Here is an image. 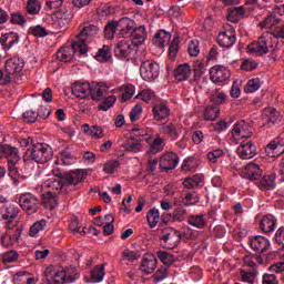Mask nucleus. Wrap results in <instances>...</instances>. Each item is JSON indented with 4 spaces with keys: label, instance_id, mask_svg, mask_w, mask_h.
<instances>
[{
    "label": "nucleus",
    "instance_id": "f257e3e1",
    "mask_svg": "<svg viewBox=\"0 0 284 284\" xmlns=\"http://www.w3.org/2000/svg\"><path fill=\"white\" fill-rule=\"evenodd\" d=\"M43 275L47 278V284H70L79 280V271L74 266L49 265Z\"/></svg>",
    "mask_w": 284,
    "mask_h": 284
},
{
    "label": "nucleus",
    "instance_id": "f03ea898",
    "mask_svg": "<svg viewBox=\"0 0 284 284\" xmlns=\"http://www.w3.org/2000/svg\"><path fill=\"white\" fill-rule=\"evenodd\" d=\"M248 54H255V57H263L271 52L272 57L276 59L278 57V42L272 39V33H263L257 41L251 43L246 48Z\"/></svg>",
    "mask_w": 284,
    "mask_h": 284
},
{
    "label": "nucleus",
    "instance_id": "7ed1b4c3",
    "mask_svg": "<svg viewBox=\"0 0 284 284\" xmlns=\"http://www.w3.org/2000/svg\"><path fill=\"white\" fill-rule=\"evenodd\" d=\"M52 159V149L48 144L37 143L27 149L24 161H34L36 163H48Z\"/></svg>",
    "mask_w": 284,
    "mask_h": 284
},
{
    "label": "nucleus",
    "instance_id": "20e7f679",
    "mask_svg": "<svg viewBox=\"0 0 284 284\" xmlns=\"http://www.w3.org/2000/svg\"><path fill=\"white\" fill-rule=\"evenodd\" d=\"M152 136H154V131L148 130L139 131V136L136 138H129L122 143V148L125 152H131L132 154H139L141 150H143V142L150 143L152 141Z\"/></svg>",
    "mask_w": 284,
    "mask_h": 284
},
{
    "label": "nucleus",
    "instance_id": "39448f33",
    "mask_svg": "<svg viewBox=\"0 0 284 284\" xmlns=\"http://www.w3.org/2000/svg\"><path fill=\"white\" fill-rule=\"evenodd\" d=\"M26 61L21 58H11L6 61L4 72H7V77H4V81H21V78L24 74Z\"/></svg>",
    "mask_w": 284,
    "mask_h": 284
},
{
    "label": "nucleus",
    "instance_id": "423d86ee",
    "mask_svg": "<svg viewBox=\"0 0 284 284\" xmlns=\"http://www.w3.org/2000/svg\"><path fill=\"white\" fill-rule=\"evenodd\" d=\"M75 54H78L79 57H83V54H88V49L85 48L83 40H80V41L73 40L70 47H62L58 51L57 57L59 61L68 63L72 59H74Z\"/></svg>",
    "mask_w": 284,
    "mask_h": 284
},
{
    "label": "nucleus",
    "instance_id": "0eeeda50",
    "mask_svg": "<svg viewBox=\"0 0 284 284\" xmlns=\"http://www.w3.org/2000/svg\"><path fill=\"white\" fill-rule=\"evenodd\" d=\"M161 68L154 60H145L140 65V75L143 81H156L159 79Z\"/></svg>",
    "mask_w": 284,
    "mask_h": 284
},
{
    "label": "nucleus",
    "instance_id": "6e6552de",
    "mask_svg": "<svg viewBox=\"0 0 284 284\" xmlns=\"http://www.w3.org/2000/svg\"><path fill=\"white\" fill-rule=\"evenodd\" d=\"M160 243L165 250H174L181 243V232L174 229H165Z\"/></svg>",
    "mask_w": 284,
    "mask_h": 284
},
{
    "label": "nucleus",
    "instance_id": "1a4fd4ad",
    "mask_svg": "<svg viewBox=\"0 0 284 284\" xmlns=\"http://www.w3.org/2000/svg\"><path fill=\"white\" fill-rule=\"evenodd\" d=\"M51 28L57 30V32H61L72 21V13L68 10L57 11L51 16Z\"/></svg>",
    "mask_w": 284,
    "mask_h": 284
},
{
    "label": "nucleus",
    "instance_id": "9d476101",
    "mask_svg": "<svg viewBox=\"0 0 284 284\" xmlns=\"http://www.w3.org/2000/svg\"><path fill=\"white\" fill-rule=\"evenodd\" d=\"M20 207L26 211L29 216L39 212V199L37 196L26 193L20 196Z\"/></svg>",
    "mask_w": 284,
    "mask_h": 284
},
{
    "label": "nucleus",
    "instance_id": "9b49d317",
    "mask_svg": "<svg viewBox=\"0 0 284 284\" xmlns=\"http://www.w3.org/2000/svg\"><path fill=\"white\" fill-rule=\"evenodd\" d=\"M99 34V28L94 24L83 27L81 32L77 36L74 41H83L84 48L88 52V43H91L92 40L97 41Z\"/></svg>",
    "mask_w": 284,
    "mask_h": 284
},
{
    "label": "nucleus",
    "instance_id": "f8f14e48",
    "mask_svg": "<svg viewBox=\"0 0 284 284\" xmlns=\"http://www.w3.org/2000/svg\"><path fill=\"white\" fill-rule=\"evenodd\" d=\"M231 136L234 141H241V139H251L252 136V126L245 121H240L234 124Z\"/></svg>",
    "mask_w": 284,
    "mask_h": 284
},
{
    "label": "nucleus",
    "instance_id": "ddd939ff",
    "mask_svg": "<svg viewBox=\"0 0 284 284\" xmlns=\"http://www.w3.org/2000/svg\"><path fill=\"white\" fill-rule=\"evenodd\" d=\"M61 176H63V174L49 175V178L42 183L43 190H49V192H52L53 194H59L65 185L61 180Z\"/></svg>",
    "mask_w": 284,
    "mask_h": 284
},
{
    "label": "nucleus",
    "instance_id": "4468645a",
    "mask_svg": "<svg viewBox=\"0 0 284 284\" xmlns=\"http://www.w3.org/2000/svg\"><path fill=\"white\" fill-rule=\"evenodd\" d=\"M210 75L213 83H223L224 81H227L230 77H232V73L230 72V69L219 64L210 69Z\"/></svg>",
    "mask_w": 284,
    "mask_h": 284
},
{
    "label": "nucleus",
    "instance_id": "2eb2a0df",
    "mask_svg": "<svg viewBox=\"0 0 284 284\" xmlns=\"http://www.w3.org/2000/svg\"><path fill=\"white\" fill-rule=\"evenodd\" d=\"M217 43L222 48H232L236 43V34L234 33V29L229 28L220 31L217 36Z\"/></svg>",
    "mask_w": 284,
    "mask_h": 284
},
{
    "label": "nucleus",
    "instance_id": "dca6fc26",
    "mask_svg": "<svg viewBox=\"0 0 284 284\" xmlns=\"http://www.w3.org/2000/svg\"><path fill=\"white\" fill-rule=\"evenodd\" d=\"M178 165L179 155L174 152L166 153L160 159V169L162 172H170V170H174Z\"/></svg>",
    "mask_w": 284,
    "mask_h": 284
},
{
    "label": "nucleus",
    "instance_id": "f3484780",
    "mask_svg": "<svg viewBox=\"0 0 284 284\" xmlns=\"http://www.w3.org/2000/svg\"><path fill=\"white\" fill-rule=\"evenodd\" d=\"M250 245L252 250L255 252H260L263 254V252H267L272 244L270 243V240L263 235H256L254 237L250 239Z\"/></svg>",
    "mask_w": 284,
    "mask_h": 284
},
{
    "label": "nucleus",
    "instance_id": "a211bd4d",
    "mask_svg": "<svg viewBox=\"0 0 284 284\" xmlns=\"http://www.w3.org/2000/svg\"><path fill=\"white\" fill-rule=\"evenodd\" d=\"M266 156H270V159H276V156H281V154H284V142L274 139L272 140L265 148Z\"/></svg>",
    "mask_w": 284,
    "mask_h": 284
},
{
    "label": "nucleus",
    "instance_id": "6ab92c4d",
    "mask_svg": "<svg viewBox=\"0 0 284 284\" xmlns=\"http://www.w3.org/2000/svg\"><path fill=\"white\" fill-rule=\"evenodd\" d=\"M280 116L281 113L276 111V109L272 106L265 108L262 113L263 125H266V128H272V125L276 124V121H278Z\"/></svg>",
    "mask_w": 284,
    "mask_h": 284
},
{
    "label": "nucleus",
    "instance_id": "aec40b11",
    "mask_svg": "<svg viewBox=\"0 0 284 284\" xmlns=\"http://www.w3.org/2000/svg\"><path fill=\"white\" fill-rule=\"evenodd\" d=\"M240 159L250 160L256 155V145L252 142H242L237 148Z\"/></svg>",
    "mask_w": 284,
    "mask_h": 284
},
{
    "label": "nucleus",
    "instance_id": "412c9836",
    "mask_svg": "<svg viewBox=\"0 0 284 284\" xmlns=\"http://www.w3.org/2000/svg\"><path fill=\"white\" fill-rule=\"evenodd\" d=\"M263 174L261 166L256 163H248L244 166L243 176L248 181H258Z\"/></svg>",
    "mask_w": 284,
    "mask_h": 284
},
{
    "label": "nucleus",
    "instance_id": "4be33fe9",
    "mask_svg": "<svg viewBox=\"0 0 284 284\" xmlns=\"http://www.w3.org/2000/svg\"><path fill=\"white\" fill-rule=\"evenodd\" d=\"M91 84L89 82H74L71 88L73 97L78 99H88Z\"/></svg>",
    "mask_w": 284,
    "mask_h": 284
},
{
    "label": "nucleus",
    "instance_id": "5701e85b",
    "mask_svg": "<svg viewBox=\"0 0 284 284\" xmlns=\"http://www.w3.org/2000/svg\"><path fill=\"white\" fill-rule=\"evenodd\" d=\"M108 94V84L93 82L90 87V95L93 101H101Z\"/></svg>",
    "mask_w": 284,
    "mask_h": 284
},
{
    "label": "nucleus",
    "instance_id": "b1692460",
    "mask_svg": "<svg viewBox=\"0 0 284 284\" xmlns=\"http://www.w3.org/2000/svg\"><path fill=\"white\" fill-rule=\"evenodd\" d=\"M50 115V110H48L45 106H40L38 113L33 110H29L22 114L23 121H27V123H34L38 119V116H41L42 119H48Z\"/></svg>",
    "mask_w": 284,
    "mask_h": 284
},
{
    "label": "nucleus",
    "instance_id": "393cba45",
    "mask_svg": "<svg viewBox=\"0 0 284 284\" xmlns=\"http://www.w3.org/2000/svg\"><path fill=\"white\" fill-rule=\"evenodd\" d=\"M0 43L3 48V51L8 52V50H11V48H14V45L19 43V33L9 32V33L2 34L0 37Z\"/></svg>",
    "mask_w": 284,
    "mask_h": 284
},
{
    "label": "nucleus",
    "instance_id": "a878e982",
    "mask_svg": "<svg viewBox=\"0 0 284 284\" xmlns=\"http://www.w3.org/2000/svg\"><path fill=\"white\" fill-rule=\"evenodd\" d=\"M63 176L65 179V185H68V187L72 185H79V183H83V181H85V173H83L82 170L64 173Z\"/></svg>",
    "mask_w": 284,
    "mask_h": 284
},
{
    "label": "nucleus",
    "instance_id": "bb28decb",
    "mask_svg": "<svg viewBox=\"0 0 284 284\" xmlns=\"http://www.w3.org/2000/svg\"><path fill=\"white\" fill-rule=\"evenodd\" d=\"M114 53L119 59H128L132 53V44L129 40H120L114 48Z\"/></svg>",
    "mask_w": 284,
    "mask_h": 284
},
{
    "label": "nucleus",
    "instance_id": "cd10ccee",
    "mask_svg": "<svg viewBox=\"0 0 284 284\" xmlns=\"http://www.w3.org/2000/svg\"><path fill=\"white\" fill-rule=\"evenodd\" d=\"M0 215L3 221L11 223L19 215V207L14 204H6L1 207Z\"/></svg>",
    "mask_w": 284,
    "mask_h": 284
},
{
    "label": "nucleus",
    "instance_id": "c85d7f7f",
    "mask_svg": "<svg viewBox=\"0 0 284 284\" xmlns=\"http://www.w3.org/2000/svg\"><path fill=\"white\" fill-rule=\"evenodd\" d=\"M145 39H148V31L143 26L135 28L131 33L132 45H143V43H145Z\"/></svg>",
    "mask_w": 284,
    "mask_h": 284
},
{
    "label": "nucleus",
    "instance_id": "c756f323",
    "mask_svg": "<svg viewBox=\"0 0 284 284\" xmlns=\"http://www.w3.org/2000/svg\"><path fill=\"white\" fill-rule=\"evenodd\" d=\"M156 256H154L153 254H146L143 257L141 271L144 274H152V272L156 270Z\"/></svg>",
    "mask_w": 284,
    "mask_h": 284
},
{
    "label": "nucleus",
    "instance_id": "7c9ffc66",
    "mask_svg": "<svg viewBox=\"0 0 284 284\" xmlns=\"http://www.w3.org/2000/svg\"><path fill=\"white\" fill-rule=\"evenodd\" d=\"M174 77L176 81H187L192 77V67L189 63L180 64L174 70Z\"/></svg>",
    "mask_w": 284,
    "mask_h": 284
},
{
    "label": "nucleus",
    "instance_id": "2f4dec72",
    "mask_svg": "<svg viewBox=\"0 0 284 284\" xmlns=\"http://www.w3.org/2000/svg\"><path fill=\"white\" fill-rule=\"evenodd\" d=\"M260 227L262 232H265L266 234L274 232V230H276V217L272 214L264 215L260 222Z\"/></svg>",
    "mask_w": 284,
    "mask_h": 284
},
{
    "label": "nucleus",
    "instance_id": "473e14b6",
    "mask_svg": "<svg viewBox=\"0 0 284 284\" xmlns=\"http://www.w3.org/2000/svg\"><path fill=\"white\" fill-rule=\"evenodd\" d=\"M115 24L118 26L119 37H126L130 30L134 28V21L130 18H122L121 20L115 21Z\"/></svg>",
    "mask_w": 284,
    "mask_h": 284
},
{
    "label": "nucleus",
    "instance_id": "72a5a7b5",
    "mask_svg": "<svg viewBox=\"0 0 284 284\" xmlns=\"http://www.w3.org/2000/svg\"><path fill=\"white\" fill-rule=\"evenodd\" d=\"M172 39V34L165 30H160L155 33L153 38V43L156 45V48H165L170 43V40Z\"/></svg>",
    "mask_w": 284,
    "mask_h": 284
},
{
    "label": "nucleus",
    "instance_id": "f704fd0d",
    "mask_svg": "<svg viewBox=\"0 0 284 284\" xmlns=\"http://www.w3.org/2000/svg\"><path fill=\"white\" fill-rule=\"evenodd\" d=\"M82 131L87 136H91V139H103L105 136L103 129L99 125L90 126V124H83Z\"/></svg>",
    "mask_w": 284,
    "mask_h": 284
},
{
    "label": "nucleus",
    "instance_id": "c9c22d12",
    "mask_svg": "<svg viewBox=\"0 0 284 284\" xmlns=\"http://www.w3.org/2000/svg\"><path fill=\"white\" fill-rule=\"evenodd\" d=\"M4 156L7 158L9 164H17L19 163V161H21V155H19V149L10 144H6Z\"/></svg>",
    "mask_w": 284,
    "mask_h": 284
},
{
    "label": "nucleus",
    "instance_id": "e433bc0d",
    "mask_svg": "<svg viewBox=\"0 0 284 284\" xmlns=\"http://www.w3.org/2000/svg\"><path fill=\"white\" fill-rule=\"evenodd\" d=\"M170 116V109L168 105L160 103L153 106V119L155 121H163Z\"/></svg>",
    "mask_w": 284,
    "mask_h": 284
},
{
    "label": "nucleus",
    "instance_id": "4c0bfd02",
    "mask_svg": "<svg viewBox=\"0 0 284 284\" xmlns=\"http://www.w3.org/2000/svg\"><path fill=\"white\" fill-rule=\"evenodd\" d=\"M69 230L70 232H72L73 234H88V232L90 234H98L99 231H97L94 227H90V229H87V227H81L79 226V220L77 219H73L70 224H69Z\"/></svg>",
    "mask_w": 284,
    "mask_h": 284
},
{
    "label": "nucleus",
    "instance_id": "58836bf2",
    "mask_svg": "<svg viewBox=\"0 0 284 284\" xmlns=\"http://www.w3.org/2000/svg\"><path fill=\"white\" fill-rule=\"evenodd\" d=\"M105 277V266L100 264L91 271V275L88 280L89 283H101Z\"/></svg>",
    "mask_w": 284,
    "mask_h": 284
},
{
    "label": "nucleus",
    "instance_id": "ea45409f",
    "mask_svg": "<svg viewBox=\"0 0 284 284\" xmlns=\"http://www.w3.org/2000/svg\"><path fill=\"white\" fill-rule=\"evenodd\" d=\"M160 132H162V134H169V136H173V139H176V136L181 134L179 126L174 122H166L161 124Z\"/></svg>",
    "mask_w": 284,
    "mask_h": 284
},
{
    "label": "nucleus",
    "instance_id": "a19ab883",
    "mask_svg": "<svg viewBox=\"0 0 284 284\" xmlns=\"http://www.w3.org/2000/svg\"><path fill=\"white\" fill-rule=\"evenodd\" d=\"M165 149V139L158 135L152 143L149 144L148 154H159V152H163Z\"/></svg>",
    "mask_w": 284,
    "mask_h": 284
},
{
    "label": "nucleus",
    "instance_id": "79ce46f5",
    "mask_svg": "<svg viewBox=\"0 0 284 284\" xmlns=\"http://www.w3.org/2000/svg\"><path fill=\"white\" fill-rule=\"evenodd\" d=\"M207 72V67L205 65V62L203 60H195L193 62V78L194 81H201V78L203 74Z\"/></svg>",
    "mask_w": 284,
    "mask_h": 284
},
{
    "label": "nucleus",
    "instance_id": "37998d69",
    "mask_svg": "<svg viewBox=\"0 0 284 284\" xmlns=\"http://www.w3.org/2000/svg\"><path fill=\"white\" fill-rule=\"evenodd\" d=\"M95 61H99L100 63H108V61H110V59H112V52L110 51V47L109 45H102V48H100L98 50V52L94 55Z\"/></svg>",
    "mask_w": 284,
    "mask_h": 284
},
{
    "label": "nucleus",
    "instance_id": "c03bdc74",
    "mask_svg": "<svg viewBox=\"0 0 284 284\" xmlns=\"http://www.w3.org/2000/svg\"><path fill=\"white\" fill-rule=\"evenodd\" d=\"M42 203L49 210H54L57 205H59V201L57 200V193H52V191H47L42 196Z\"/></svg>",
    "mask_w": 284,
    "mask_h": 284
},
{
    "label": "nucleus",
    "instance_id": "a18cd8bd",
    "mask_svg": "<svg viewBox=\"0 0 284 284\" xmlns=\"http://www.w3.org/2000/svg\"><path fill=\"white\" fill-rule=\"evenodd\" d=\"M189 225H192V227H196L197 230H203L205 225H207V219H205V215H191L187 220Z\"/></svg>",
    "mask_w": 284,
    "mask_h": 284
},
{
    "label": "nucleus",
    "instance_id": "49530a36",
    "mask_svg": "<svg viewBox=\"0 0 284 284\" xmlns=\"http://www.w3.org/2000/svg\"><path fill=\"white\" fill-rule=\"evenodd\" d=\"M21 239V230H16V234L11 235L10 233H7L2 235V245L3 247H10V245H14Z\"/></svg>",
    "mask_w": 284,
    "mask_h": 284
},
{
    "label": "nucleus",
    "instance_id": "de8ad7c7",
    "mask_svg": "<svg viewBox=\"0 0 284 284\" xmlns=\"http://www.w3.org/2000/svg\"><path fill=\"white\" fill-rule=\"evenodd\" d=\"M244 265H247L248 267H258V265H263V257L261 255H246L243 258Z\"/></svg>",
    "mask_w": 284,
    "mask_h": 284
},
{
    "label": "nucleus",
    "instance_id": "09e8293b",
    "mask_svg": "<svg viewBox=\"0 0 284 284\" xmlns=\"http://www.w3.org/2000/svg\"><path fill=\"white\" fill-rule=\"evenodd\" d=\"M160 219H161V213H159V210L156 209H151L146 214V221L149 223V226L152 229L156 227Z\"/></svg>",
    "mask_w": 284,
    "mask_h": 284
},
{
    "label": "nucleus",
    "instance_id": "8fccbe9b",
    "mask_svg": "<svg viewBox=\"0 0 284 284\" xmlns=\"http://www.w3.org/2000/svg\"><path fill=\"white\" fill-rule=\"evenodd\" d=\"M201 181H203L201 175H193L183 181V186L186 187V190H194V187H199L201 185Z\"/></svg>",
    "mask_w": 284,
    "mask_h": 284
},
{
    "label": "nucleus",
    "instance_id": "3c124183",
    "mask_svg": "<svg viewBox=\"0 0 284 284\" xmlns=\"http://www.w3.org/2000/svg\"><path fill=\"white\" fill-rule=\"evenodd\" d=\"M220 114H221V109H219V106L210 105L204 111V119L206 121H216Z\"/></svg>",
    "mask_w": 284,
    "mask_h": 284
},
{
    "label": "nucleus",
    "instance_id": "603ef678",
    "mask_svg": "<svg viewBox=\"0 0 284 284\" xmlns=\"http://www.w3.org/2000/svg\"><path fill=\"white\" fill-rule=\"evenodd\" d=\"M261 89V79L253 78L247 81L246 87L244 88V92L246 94H252Z\"/></svg>",
    "mask_w": 284,
    "mask_h": 284
},
{
    "label": "nucleus",
    "instance_id": "864d4df0",
    "mask_svg": "<svg viewBox=\"0 0 284 284\" xmlns=\"http://www.w3.org/2000/svg\"><path fill=\"white\" fill-rule=\"evenodd\" d=\"M45 225H48L45 220H39L33 223L29 230V236H38L39 232H43V230H45Z\"/></svg>",
    "mask_w": 284,
    "mask_h": 284
},
{
    "label": "nucleus",
    "instance_id": "5fc2aeb1",
    "mask_svg": "<svg viewBox=\"0 0 284 284\" xmlns=\"http://www.w3.org/2000/svg\"><path fill=\"white\" fill-rule=\"evenodd\" d=\"M260 190H274L276 184L274 183V176L264 175L258 184Z\"/></svg>",
    "mask_w": 284,
    "mask_h": 284
},
{
    "label": "nucleus",
    "instance_id": "6e6d98bb",
    "mask_svg": "<svg viewBox=\"0 0 284 284\" xmlns=\"http://www.w3.org/2000/svg\"><path fill=\"white\" fill-rule=\"evenodd\" d=\"M179 37L173 38L169 47V58L171 59V61H176V55L179 54Z\"/></svg>",
    "mask_w": 284,
    "mask_h": 284
},
{
    "label": "nucleus",
    "instance_id": "4d7b16f0",
    "mask_svg": "<svg viewBox=\"0 0 284 284\" xmlns=\"http://www.w3.org/2000/svg\"><path fill=\"white\" fill-rule=\"evenodd\" d=\"M119 32V28L116 26V21L109 22L104 29L105 39H114V36Z\"/></svg>",
    "mask_w": 284,
    "mask_h": 284
},
{
    "label": "nucleus",
    "instance_id": "13d9d810",
    "mask_svg": "<svg viewBox=\"0 0 284 284\" xmlns=\"http://www.w3.org/2000/svg\"><path fill=\"white\" fill-rule=\"evenodd\" d=\"M240 276L243 283L253 284L256 281V272L254 271H241Z\"/></svg>",
    "mask_w": 284,
    "mask_h": 284
},
{
    "label": "nucleus",
    "instance_id": "bf43d9fd",
    "mask_svg": "<svg viewBox=\"0 0 284 284\" xmlns=\"http://www.w3.org/2000/svg\"><path fill=\"white\" fill-rule=\"evenodd\" d=\"M278 19L274 16H267L264 21L260 22V28H266L267 30H270V28H275L276 26H278Z\"/></svg>",
    "mask_w": 284,
    "mask_h": 284
},
{
    "label": "nucleus",
    "instance_id": "052dcab7",
    "mask_svg": "<svg viewBox=\"0 0 284 284\" xmlns=\"http://www.w3.org/2000/svg\"><path fill=\"white\" fill-rule=\"evenodd\" d=\"M60 159L63 165H73V163H77V158L68 150L61 151Z\"/></svg>",
    "mask_w": 284,
    "mask_h": 284
},
{
    "label": "nucleus",
    "instance_id": "680f3d73",
    "mask_svg": "<svg viewBox=\"0 0 284 284\" xmlns=\"http://www.w3.org/2000/svg\"><path fill=\"white\" fill-rule=\"evenodd\" d=\"M27 12L29 14H39V12H41V2H39V0H29L27 3Z\"/></svg>",
    "mask_w": 284,
    "mask_h": 284
},
{
    "label": "nucleus",
    "instance_id": "e2e57ef3",
    "mask_svg": "<svg viewBox=\"0 0 284 284\" xmlns=\"http://www.w3.org/2000/svg\"><path fill=\"white\" fill-rule=\"evenodd\" d=\"M155 97L156 95L154 94V91H152L151 89H144L138 94V99L144 101V103H150L151 101H154Z\"/></svg>",
    "mask_w": 284,
    "mask_h": 284
},
{
    "label": "nucleus",
    "instance_id": "0e129e2a",
    "mask_svg": "<svg viewBox=\"0 0 284 284\" xmlns=\"http://www.w3.org/2000/svg\"><path fill=\"white\" fill-rule=\"evenodd\" d=\"M120 165L121 164L118 160H110L104 164L103 172H105V174H114V172L119 170Z\"/></svg>",
    "mask_w": 284,
    "mask_h": 284
},
{
    "label": "nucleus",
    "instance_id": "69168bd1",
    "mask_svg": "<svg viewBox=\"0 0 284 284\" xmlns=\"http://www.w3.org/2000/svg\"><path fill=\"white\" fill-rule=\"evenodd\" d=\"M158 257L164 265H172L174 263V256L165 251H159Z\"/></svg>",
    "mask_w": 284,
    "mask_h": 284
},
{
    "label": "nucleus",
    "instance_id": "338daca9",
    "mask_svg": "<svg viewBox=\"0 0 284 284\" xmlns=\"http://www.w3.org/2000/svg\"><path fill=\"white\" fill-rule=\"evenodd\" d=\"M262 284H280L278 277L274 273H264Z\"/></svg>",
    "mask_w": 284,
    "mask_h": 284
},
{
    "label": "nucleus",
    "instance_id": "774afa93",
    "mask_svg": "<svg viewBox=\"0 0 284 284\" xmlns=\"http://www.w3.org/2000/svg\"><path fill=\"white\" fill-rule=\"evenodd\" d=\"M272 34V40L275 41V43H278L276 40L277 39H284V26H276L272 32H268Z\"/></svg>",
    "mask_w": 284,
    "mask_h": 284
}]
</instances>
